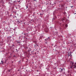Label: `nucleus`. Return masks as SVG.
Returning a JSON list of instances; mask_svg holds the SVG:
<instances>
[{
	"label": "nucleus",
	"mask_w": 76,
	"mask_h": 76,
	"mask_svg": "<svg viewBox=\"0 0 76 76\" xmlns=\"http://www.w3.org/2000/svg\"><path fill=\"white\" fill-rule=\"evenodd\" d=\"M57 12H58V10H56L55 11L53 12V18L52 19V20L53 21L55 19H56L57 18V16L55 15V13H57Z\"/></svg>",
	"instance_id": "f257e3e1"
},
{
	"label": "nucleus",
	"mask_w": 76,
	"mask_h": 76,
	"mask_svg": "<svg viewBox=\"0 0 76 76\" xmlns=\"http://www.w3.org/2000/svg\"><path fill=\"white\" fill-rule=\"evenodd\" d=\"M71 53H71L70 51L69 52H68V57H69V56H72V54H71Z\"/></svg>",
	"instance_id": "f03ea898"
},
{
	"label": "nucleus",
	"mask_w": 76,
	"mask_h": 76,
	"mask_svg": "<svg viewBox=\"0 0 76 76\" xmlns=\"http://www.w3.org/2000/svg\"><path fill=\"white\" fill-rule=\"evenodd\" d=\"M62 28H60V29H66V28H65V26H64V25H63L61 26Z\"/></svg>",
	"instance_id": "7ed1b4c3"
},
{
	"label": "nucleus",
	"mask_w": 76,
	"mask_h": 76,
	"mask_svg": "<svg viewBox=\"0 0 76 76\" xmlns=\"http://www.w3.org/2000/svg\"><path fill=\"white\" fill-rule=\"evenodd\" d=\"M65 19H66V18H64L62 19H61V21L63 22H64V20H65Z\"/></svg>",
	"instance_id": "20e7f679"
},
{
	"label": "nucleus",
	"mask_w": 76,
	"mask_h": 76,
	"mask_svg": "<svg viewBox=\"0 0 76 76\" xmlns=\"http://www.w3.org/2000/svg\"><path fill=\"white\" fill-rule=\"evenodd\" d=\"M27 51L28 52H29V53L30 51H31V49L29 48H28V49H27Z\"/></svg>",
	"instance_id": "39448f33"
},
{
	"label": "nucleus",
	"mask_w": 76,
	"mask_h": 76,
	"mask_svg": "<svg viewBox=\"0 0 76 76\" xmlns=\"http://www.w3.org/2000/svg\"><path fill=\"white\" fill-rule=\"evenodd\" d=\"M19 39L20 40H22V39H23V36H20L19 37Z\"/></svg>",
	"instance_id": "423d86ee"
},
{
	"label": "nucleus",
	"mask_w": 76,
	"mask_h": 76,
	"mask_svg": "<svg viewBox=\"0 0 76 76\" xmlns=\"http://www.w3.org/2000/svg\"><path fill=\"white\" fill-rule=\"evenodd\" d=\"M57 24H58V25H61V23L60 22L58 21H57Z\"/></svg>",
	"instance_id": "0eeeda50"
},
{
	"label": "nucleus",
	"mask_w": 76,
	"mask_h": 76,
	"mask_svg": "<svg viewBox=\"0 0 76 76\" xmlns=\"http://www.w3.org/2000/svg\"><path fill=\"white\" fill-rule=\"evenodd\" d=\"M59 7H61V8H58L59 10H60V9L61 10V9H62V8L61 7V5L59 6Z\"/></svg>",
	"instance_id": "6e6552de"
},
{
	"label": "nucleus",
	"mask_w": 76,
	"mask_h": 76,
	"mask_svg": "<svg viewBox=\"0 0 76 76\" xmlns=\"http://www.w3.org/2000/svg\"><path fill=\"white\" fill-rule=\"evenodd\" d=\"M72 65V66L73 67V68H76V65Z\"/></svg>",
	"instance_id": "1a4fd4ad"
},
{
	"label": "nucleus",
	"mask_w": 76,
	"mask_h": 76,
	"mask_svg": "<svg viewBox=\"0 0 76 76\" xmlns=\"http://www.w3.org/2000/svg\"><path fill=\"white\" fill-rule=\"evenodd\" d=\"M36 44H34V48L35 49H36L37 48V47L36 46Z\"/></svg>",
	"instance_id": "9d476101"
},
{
	"label": "nucleus",
	"mask_w": 76,
	"mask_h": 76,
	"mask_svg": "<svg viewBox=\"0 0 76 76\" xmlns=\"http://www.w3.org/2000/svg\"><path fill=\"white\" fill-rule=\"evenodd\" d=\"M68 69H73V68H72V66H69V67L68 68Z\"/></svg>",
	"instance_id": "9b49d317"
},
{
	"label": "nucleus",
	"mask_w": 76,
	"mask_h": 76,
	"mask_svg": "<svg viewBox=\"0 0 76 76\" xmlns=\"http://www.w3.org/2000/svg\"><path fill=\"white\" fill-rule=\"evenodd\" d=\"M63 69H61V70H60V71H59V72L60 73H62V72H63Z\"/></svg>",
	"instance_id": "f8f14e48"
},
{
	"label": "nucleus",
	"mask_w": 76,
	"mask_h": 76,
	"mask_svg": "<svg viewBox=\"0 0 76 76\" xmlns=\"http://www.w3.org/2000/svg\"><path fill=\"white\" fill-rule=\"evenodd\" d=\"M10 3H10V4H12V3H13V2H12V1H10Z\"/></svg>",
	"instance_id": "ddd939ff"
},
{
	"label": "nucleus",
	"mask_w": 76,
	"mask_h": 76,
	"mask_svg": "<svg viewBox=\"0 0 76 76\" xmlns=\"http://www.w3.org/2000/svg\"><path fill=\"white\" fill-rule=\"evenodd\" d=\"M30 21L31 22H34V20L32 19V20H31Z\"/></svg>",
	"instance_id": "4468645a"
},
{
	"label": "nucleus",
	"mask_w": 76,
	"mask_h": 76,
	"mask_svg": "<svg viewBox=\"0 0 76 76\" xmlns=\"http://www.w3.org/2000/svg\"><path fill=\"white\" fill-rule=\"evenodd\" d=\"M65 27H67L68 26V25H67V24H65Z\"/></svg>",
	"instance_id": "2eb2a0df"
},
{
	"label": "nucleus",
	"mask_w": 76,
	"mask_h": 76,
	"mask_svg": "<svg viewBox=\"0 0 76 76\" xmlns=\"http://www.w3.org/2000/svg\"><path fill=\"white\" fill-rule=\"evenodd\" d=\"M1 64L2 63V64H3V61L2 60L1 61Z\"/></svg>",
	"instance_id": "dca6fc26"
},
{
	"label": "nucleus",
	"mask_w": 76,
	"mask_h": 76,
	"mask_svg": "<svg viewBox=\"0 0 76 76\" xmlns=\"http://www.w3.org/2000/svg\"><path fill=\"white\" fill-rule=\"evenodd\" d=\"M17 22H18V23H20V21H19V20H18Z\"/></svg>",
	"instance_id": "f3484780"
},
{
	"label": "nucleus",
	"mask_w": 76,
	"mask_h": 76,
	"mask_svg": "<svg viewBox=\"0 0 76 76\" xmlns=\"http://www.w3.org/2000/svg\"><path fill=\"white\" fill-rule=\"evenodd\" d=\"M26 50H27L28 48V47H26Z\"/></svg>",
	"instance_id": "a211bd4d"
},
{
	"label": "nucleus",
	"mask_w": 76,
	"mask_h": 76,
	"mask_svg": "<svg viewBox=\"0 0 76 76\" xmlns=\"http://www.w3.org/2000/svg\"><path fill=\"white\" fill-rule=\"evenodd\" d=\"M14 4H15V3H16V1H15L14 2H13Z\"/></svg>",
	"instance_id": "6ab92c4d"
},
{
	"label": "nucleus",
	"mask_w": 76,
	"mask_h": 76,
	"mask_svg": "<svg viewBox=\"0 0 76 76\" xmlns=\"http://www.w3.org/2000/svg\"><path fill=\"white\" fill-rule=\"evenodd\" d=\"M33 14L34 15H35V12H34Z\"/></svg>",
	"instance_id": "aec40b11"
},
{
	"label": "nucleus",
	"mask_w": 76,
	"mask_h": 76,
	"mask_svg": "<svg viewBox=\"0 0 76 76\" xmlns=\"http://www.w3.org/2000/svg\"><path fill=\"white\" fill-rule=\"evenodd\" d=\"M13 46L14 47H15V45H12V47H13Z\"/></svg>",
	"instance_id": "412c9836"
},
{
	"label": "nucleus",
	"mask_w": 76,
	"mask_h": 76,
	"mask_svg": "<svg viewBox=\"0 0 76 76\" xmlns=\"http://www.w3.org/2000/svg\"><path fill=\"white\" fill-rule=\"evenodd\" d=\"M26 9H27V8H28V6H26Z\"/></svg>",
	"instance_id": "4be33fe9"
},
{
	"label": "nucleus",
	"mask_w": 76,
	"mask_h": 76,
	"mask_svg": "<svg viewBox=\"0 0 76 76\" xmlns=\"http://www.w3.org/2000/svg\"><path fill=\"white\" fill-rule=\"evenodd\" d=\"M17 43H20V42H18Z\"/></svg>",
	"instance_id": "5701e85b"
},
{
	"label": "nucleus",
	"mask_w": 76,
	"mask_h": 76,
	"mask_svg": "<svg viewBox=\"0 0 76 76\" xmlns=\"http://www.w3.org/2000/svg\"><path fill=\"white\" fill-rule=\"evenodd\" d=\"M60 69H61V68H59Z\"/></svg>",
	"instance_id": "b1692460"
},
{
	"label": "nucleus",
	"mask_w": 76,
	"mask_h": 76,
	"mask_svg": "<svg viewBox=\"0 0 76 76\" xmlns=\"http://www.w3.org/2000/svg\"><path fill=\"white\" fill-rule=\"evenodd\" d=\"M24 34L25 35H26V34H25V33H24Z\"/></svg>",
	"instance_id": "393cba45"
},
{
	"label": "nucleus",
	"mask_w": 76,
	"mask_h": 76,
	"mask_svg": "<svg viewBox=\"0 0 76 76\" xmlns=\"http://www.w3.org/2000/svg\"><path fill=\"white\" fill-rule=\"evenodd\" d=\"M45 41H47V39H45Z\"/></svg>",
	"instance_id": "a878e982"
},
{
	"label": "nucleus",
	"mask_w": 76,
	"mask_h": 76,
	"mask_svg": "<svg viewBox=\"0 0 76 76\" xmlns=\"http://www.w3.org/2000/svg\"><path fill=\"white\" fill-rule=\"evenodd\" d=\"M33 16H35V15H33Z\"/></svg>",
	"instance_id": "bb28decb"
},
{
	"label": "nucleus",
	"mask_w": 76,
	"mask_h": 76,
	"mask_svg": "<svg viewBox=\"0 0 76 76\" xmlns=\"http://www.w3.org/2000/svg\"><path fill=\"white\" fill-rule=\"evenodd\" d=\"M71 7H72V8H73V6H71Z\"/></svg>",
	"instance_id": "cd10ccee"
},
{
	"label": "nucleus",
	"mask_w": 76,
	"mask_h": 76,
	"mask_svg": "<svg viewBox=\"0 0 76 76\" xmlns=\"http://www.w3.org/2000/svg\"><path fill=\"white\" fill-rule=\"evenodd\" d=\"M36 46H38V45L36 44Z\"/></svg>",
	"instance_id": "c85d7f7f"
},
{
	"label": "nucleus",
	"mask_w": 76,
	"mask_h": 76,
	"mask_svg": "<svg viewBox=\"0 0 76 76\" xmlns=\"http://www.w3.org/2000/svg\"><path fill=\"white\" fill-rule=\"evenodd\" d=\"M18 51H19V50H17V52H18Z\"/></svg>",
	"instance_id": "c756f323"
},
{
	"label": "nucleus",
	"mask_w": 76,
	"mask_h": 76,
	"mask_svg": "<svg viewBox=\"0 0 76 76\" xmlns=\"http://www.w3.org/2000/svg\"><path fill=\"white\" fill-rule=\"evenodd\" d=\"M20 22H22V21H20Z\"/></svg>",
	"instance_id": "7c9ffc66"
},
{
	"label": "nucleus",
	"mask_w": 76,
	"mask_h": 76,
	"mask_svg": "<svg viewBox=\"0 0 76 76\" xmlns=\"http://www.w3.org/2000/svg\"><path fill=\"white\" fill-rule=\"evenodd\" d=\"M46 39H47V40H48V38Z\"/></svg>",
	"instance_id": "2f4dec72"
},
{
	"label": "nucleus",
	"mask_w": 76,
	"mask_h": 76,
	"mask_svg": "<svg viewBox=\"0 0 76 76\" xmlns=\"http://www.w3.org/2000/svg\"><path fill=\"white\" fill-rule=\"evenodd\" d=\"M36 1V0H34V1Z\"/></svg>",
	"instance_id": "473e14b6"
},
{
	"label": "nucleus",
	"mask_w": 76,
	"mask_h": 76,
	"mask_svg": "<svg viewBox=\"0 0 76 76\" xmlns=\"http://www.w3.org/2000/svg\"><path fill=\"white\" fill-rule=\"evenodd\" d=\"M48 38L50 39V37H48Z\"/></svg>",
	"instance_id": "72a5a7b5"
},
{
	"label": "nucleus",
	"mask_w": 76,
	"mask_h": 76,
	"mask_svg": "<svg viewBox=\"0 0 76 76\" xmlns=\"http://www.w3.org/2000/svg\"><path fill=\"white\" fill-rule=\"evenodd\" d=\"M54 64H55V65H56V63H55Z\"/></svg>",
	"instance_id": "f704fd0d"
},
{
	"label": "nucleus",
	"mask_w": 76,
	"mask_h": 76,
	"mask_svg": "<svg viewBox=\"0 0 76 76\" xmlns=\"http://www.w3.org/2000/svg\"><path fill=\"white\" fill-rule=\"evenodd\" d=\"M70 35H71V34H69V36H70Z\"/></svg>",
	"instance_id": "c9c22d12"
},
{
	"label": "nucleus",
	"mask_w": 76,
	"mask_h": 76,
	"mask_svg": "<svg viewBox=\"0 0 76 76\" xmlns=\"http://www.w3.org/2000/svg\"><path fill=\"white\" fill-rule=\"evenodd\" d=\"M68 16H70V15H69Z\"/></svg>",
	"instance_id": "e433bc0d"
},
{
	"label": "nucleus",
	"mask_w": 76,
	"mask_h": 76,
	"mask_svg": "<svg viewBox=\"0 0 76 76\" xmlns=\"http://www.w3.org/2000/svg\"><path fill=\"white\" fill-rule=\"evenodd\" d=\"M71 41H72V42H73V41H72V40H71Z\"/></svg>",
	"instance_id": "4c0bfd02"
},
{
	"label": "nucleus",
	"mask_w": 76,
	"mask_h": 76,
	"mask_svg": "<svg viewBox=\"0 0 76 76\" xmlns=\"http://www.w3.org/2000/svg\"><path fill=\"white\" fill-rule=\"evenodd\" d=\"M15 56H14L13 57H15Z\"/></svg>",
	"instance_id": "58836bf2"
},
{
	"label": "nucleus",
	"mask_w": 76,
	"mask_h": 76,
	"mask_svg": "<svg viewBox=\"0 0 76 76\" xmlns=\"http://www.w3.org/2000/svg\"><path fill=\"white\" fill-rule=\"evenodd\" d=\"M16 51H17L18 50H17V49H16Z\"/></svg>",
	"instance_id": "ea45409f"
},
{
	"label": "nucleus",
	"mask_w": 76,
	"mask_h": 76,
	"mask_svg": "<svg viewBox=\"0 0 76 76\" xmlns=\"http://www.w3.org/2000/svg\"><path fill=\"white\" fill-rule=\"evenodd\" d=\"M16 9H18V8L17 7H16Z\"/></svg>",
	"instance_id": "a19ab883"
},
{
	"label": "nucleus",
	"mask_w": 76,
	"mask_h": 76,
	"mask_svg": "<svg viewBox=\"0 0 76 76\" xmlns=\"http://www.w3.org/2000/svg\"><path fill=\"white\" fill-rule=\"evenodd\" d=\"M76 14V13H75V14H74V15H75V14Z\"/></svg>",
	"instance_id": "79ce46f5"
},
{
	"label": "nucleus",
	"mask_w": 76,
	"mask_h": 76,
	"mask_svg": "<svg viewBox=\"0 0 76 76\" xmlns=\"http://www.w3.org/2000/svg\"><path fill=\"white\" fill-rule=\"evenodd\" d=\"M10 70H9V72H10Z\"/></svg>",
	"instance_id": "37998d69"
},
{
	"label": "nucleus",
	"mask_w": 76,
	"mask_h": 76,
	"mask_svg": "<svg viewBox=\"0 0 76 76\" xmlns=\"http://www.w3.org/2000/svg\"><path fill=\"white\" fill-rule=\"evenodd\" d=\"M40 15H42V14H40Z\"/></svg>",
	"instance_id": "c03bdc74"
},
{
	"label": "nucleus",
	"mask_w": 76,
	"mask_h": 76,
	"mask_svg": "<svg viewBox=\"0 0 76 76\" xmlns=\"http://www.w3.org/2000/svg\"><path fill=\"white\" fill-rule=\"evenodd\" d=\"M68 18H69V16L68 17Z\"/></svg>",
	"instance_id": "a18cd8bd"
},
{
	"label": "nucleus",
	"mask_w": 76,
	"mask_h": 76,
	"mask_svg": "<svg viewBox=\"0 0 76 76\" xmlns=\"http://www.w3.org/2000/svg\"><path fill=\"white\" fill-rule=\"evenodd\" d=\"M58 76H60V75H58Z\"/></svg>",
	"instance_id": "49530a36"
},
{
	"label": "nucleus",
	"mask_w": 76,
	"mask_h": 76,
	"mask_svg": "<svg viewBox=\"0 0 76 76\" xmlns=\"http://www.w3.org/2000/svg\"><path fill=\"white\" fill-rule=\"evenodd\" d=\"M19 2H20V1H19Z\"/></svg>",
	"instance_id": "de8ad7c7"
},
{
	"label": "nucleus",
	"mask_w": 76,
	"mask_h": 76,
	"mask_svg": "<svg viewBox=\"0 0 76 76\" xmlns=\"http://www.w3.org/2000/svg\"><path fill=\"white\" fill-rule=\"evenodd\" d=\"M22 34H23V33H22Z\"/></svg>",
	"instance_id": "09e8293b"
},
{
	"label": "nucleus",
	"mask_w": 76,
	"mask_h": 76,
	"mask_svg": "<svg viewBox=\"0 0 76 76\" xmlns=\"http://www.w3.org/2000/svg\"><path fill=\"white\" fill-rule=\"evenodd\" d=\"M26 39H27V38H26Z\"/></svg>",
	"instance_id": "8fccbe9b"
},
{
	"label": "nucleus",
	"mask_w": 76,
	"mask_h": 76,
	"mask_svg": "<svg viewBox=\"0 0 76 76\" xmlns=\"http://www.w3.org/2000/svg\"><path fill=\"white\" fill-rule=\"evenodd\" d=\"M66 8H67V7H66Z\"/></svg>",
	"instance_id": "3c124183"
},
{
	"label": "nucleus",
	"mask_w": 76,
	"mask_h": 76,
	"mask_svg": "<svg viewBox=\"0 0 76 76\" xmlns=\"http://www.w3.org/2000/svg\"><path fill=\"white\" fill-rule=\"evenodd\" d=\"M17 20H18V19H17Z\"/></svg>",
	"instance_id": "603ef678"
},
{
	"label": "nucleus",
	"mask_w": 76,
	"mask_h": 76,
	"mask_svg": "<svg viewBox=\"0 0 76 76\" xmlns=\"http://www.w3.org/2000/svg\"><path fill=\"white\" fill-rule=\"evenodd\" d=\"M49 0V1H50V0Z\"/></svg>",
	"instance_id": "864d4df0"
}]
</instances>
